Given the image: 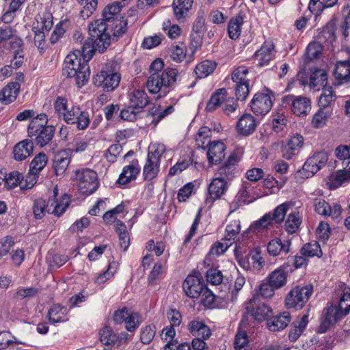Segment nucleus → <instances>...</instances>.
<instances>
[{
    "instance_id": "nucleus-26",
    "label": "nucleus",
    "mask_w": 350,
    "mask_h": 350,
    "mask_svg": "<svg viewBox=\"0 0 350 350\" xmlns=\"http://www.w3.org/2000/svg\"><path fill=\"white\" fill-rule=\"evenodd\" d=\"M217 286H218L217 297L220 299L225 301H234L236 299V293L232 289V282H228V279H226V282L223 281Z\"/></svg>"
},
{
    "instance_id": "nucleus-39",
    "label": "nucleus",
    "mask_w": 350,
    "mask_h": 350,
    "mask_svg": "<svg viewBox=\"0 0 350 350\" xmlns=\"http://www.w3.org/2000/svg\"><path fill=\"white\" fill-rule=\"evenodd\" d=\"M47 157L44 152H40L35 156L29 165V172H35L39 174L47 163Z\"/></svg>"
},
{
    "instance_id": "nucleus-57",
    "label": "nucleus",
    "mask_w": 350,
    "mask_h": 350,
    "mask_svg": "<svg viewBox=\"0 0 350 350\" xmlns=\"http://www.w3.org/2000/svg\"><path fill=\"white\" fill-rule=\"evenodd\" d=\"M250 92L249 81L237 83L235 88V94L237 100H245Z\"/></svg>"
},
{
    "instance_id": "nucleus-64",
    "label": "nucleus",
    "mask_w": 350,
    "mask_h": 350,
    "mask_svg": "<svg viewBox=\"0 0 350 350\" xmlns=\"http://www.w3.org/2000/svg\"><path fill=\"white\" fill-rule=\"evenodd\" d=\"M343 310L345 314H348L350 312V288L345 289L340 299L339 305Z\"/></svg>"
},
{
    "instance_id": "nucleus-46",
    "label": "nucleus",
    "mask_w": 350,
    "mask_h": 350,
    "mask_svg": "<svg viewBox=\"0 0 350 350\" xmlns=\"http://www.w3.org/2000/svg\"><path fill=\"white\" fill-rule=\"evenodd\" d=\"M329 116L330 114L328 111H325L323 108H320L313 116L312 120V125L315 128L323 127L326 124Z\"/></svg>"
},
{
    "instance_id": "nucleus-9",
    "label": "nucleus",
    "mask_w": 350,
    "mask_h": 350,
    "mask_svg": "<svg viewBox=\"0 0 350 350\" xmlns=\"http://www.w3.org/2000/svg\"><path fill=\"white\" fill-rule=\"evenodd\" d=\"M206 286L202 279L194 274L189 275L183 284L185 294L191 298L199 297Z\"/></svg>"
},
{
    "instance_id": "nucleus-16",
    "label": "nucleus",
    "mask_w": 350,
    "mask_h": 350,
    "mask_svg": "<svg viewBox=\"0 0 350 350\" xmlns=\"http://www.w3.org/2000/svg\"><path fill=\"white\" fill-rule=\"evenodd\" d=\"M21 85L18 82L8 83L0 92V100L5 105L13 103L20 92Z\"/></svg>"
},
{
    "instance_id": "nucleus-13",
    "label": "nucleus",
    "mask_w": 350,
    "mask_h": 350,
    "mask_svg": "<svg viewBox=\"0 0 350 350\" xmlns=\"http://www.w3.org/2000/svg\"><path fill=\"white\" fill-rule=\"evenodd\" d=\"M82 66H83V58L78 57L75 53H70L64 59L62 75L67 78H72Z\"/></svg>"
},
{
    "instance_id": "nucleus-18",
    "label": "nucleus",
    "mask_w": 350,
    "mask_h": 350,
    "mask_svg": "<svg viewBox=\"0 0 350 350\" xmlns=\"http://www.w3.org/2000/svg\"><path fill=\"white\" fill-rule=\"evenodd\" d=\"M187 327L190 334L196 338L208 339L211 335L209 327L204 321L193 320L189 323Z\"/></svg>"
},
{
    "instance_id": "nucleus-12",
    "label": "nucleus",
    "mask_w": 350,
    "mask_h": 350,
    "mask_svg": "<svg viewBox=\"0 0 350 350\" xmlns=\"http://www.w3.org/2000/svg\"><path fill=\"white\" fill-rule=\"evenodd\" d=\"M258 122L250 113H244L239 119L237 123V133L242 136H249L256 129Z\"/></svg>"
},
{
    "instance_id": "nucleus-36",
    "label": "nucleus",
    "mask_w": 350,
    "mask_h": 350,
    "mask_svg": "<svg viewBox=\"0 0 350 350\" xmlns=\"http://www.w3.org/2000/svg\"><path fill=\"white\" fill-rule=\"evenodd\" d=\"M159 165L160 163H157L147 157L146 163L143 169L144 179L151 180L156 177L159 171Z\"/></svg>"
},
{
    "instance_id": "nucleus-5",
    "label": "nucleus",
    "mask_w": 350,
    "mask_h": 350,
    "mask_svg": "<svg viewBox=\"0 0 350 350\" xmlns=\"http://www.w3.org/2000/svg\"><path fill=\"white\" fill-rule=\"evenodd\" d=\"M313 292V286L308 284L301 286H296L288 293L285 302L288 308L299 310L308 301Z\"/></svg>"
},
{
    "instance_id": "nucleus-27",
    "label": "nucleus",
    "mask_w": 350,
    "mask_h": 350,
    "mask_svg": "<svg viewBox=\"0 0 350 350\" xmlns=\"http://www.w3.org/2000/svg\"><path fill=\"white\" fill-rule=\"evenodd\" d=\"M217 67V63L214 61L204 60L199 63L194 69L196 78L203 79L213 73Z\"/></svg>"
},
{
    "instance_id": "nucleus-41",
    "label": "nucleus",
    "mask_w": 350,
    "mask_h": 350,
    "mask_svg": "<svg viewBox=\"0 0 350 350\" xmlns=\"http://www.w3.org/2000/svg\"><path fill=\"white\" fill-rule=\"evenodd\" d=\"M327 75L325 70L318 68L315 69L310 78V85L313 87L317 85L325 87L327 84Z\"/></svg>"
},
{
    "instance_id": "nucleus-10",
    "label": "nucleus",
    "mask_w": 350,
    "mask_h": 350,
    "mask_svg": "<svg viewBox=\"0 0 350 350\" xmlns=\"http://www.w3.org/2000/svg\"><path fill=\"white\" fill-rule=\"evenodd\" d=\"M207 147V158L210 163L216 165L224 159L226 146L220 140L209 141ZM202 148L206 150V146H202Z\"/></svg>"
},
{
    "instance_id": "nucleus-53",
    "label": "nucleus",
    "mask_w": 350,
    "mask_h": 350,
    "mask_svg": "<svg viewBox=\"0 0 350 350\" xmlns=\"http://www.w3.org/2000/svg\"><path fill=\"white\" fill-rule=\"evenodd\" d=\"M116 267L117 265L116 262L109 263L107 269L96 278L95 282L98 284L105 282L113 275L116 270Z\"/></svg>"
},
{
    "instance_id": "nucleus-58",
    "label": "nucleus",
    "mask_w": 350,
    "mask_h": 350,
    "mask_svg": "<svg viewBox=\"0 0 350 350\" xmlns=\"http://www.w3.org/2000/svg\"><path fill=\"white\" fill-rule=\"evenodd\" d=\"M192 163V160L189 159H183L181 161L177 162L174 166L171 167L168 176H173L176 175L178 173L182 172L183 170H186L191 164Z\"/></svg>"
},
{
    "instance_id": "nucleus-51",
    "label": "nucleus",
    "mask_w": 350,
    "mask_h": 350,
    "mask_svg": "<svg viewBox=\"0 0 350 350\" xmlns=\"http://www.w3.org/2000/svg\"><path fill=\"white\" fill-rule=\"evenodd\" d=\"M140 112V111H137L129 105L121 110L120 113V118L122 120L133 122L137 120V114Z\"/></svg>"
},
{
    "instance_id": "nucleus-30",
    "label": "nucleus",
    "mask_w": 350,
    "mask_h": 350,
    "mask_svg": "<svg viewBox=\"0 0 350 350\" xmlns=\"http://www.w3.org/2000/svg\"><path fill=\"white\" fill-rule=\"evenodd\" d=\"M227 91L225 88L218 89L212 94L208 100L206 106V110L209 112L213 111L217 107L221 105L222 101L224 100Z\"/></svg>"
},
{
    "instance_id": "nucleus-29",
    "label": "nucleus",
    "mask_w": 350,
    "mask_h": 350,
    "mask_svg": "<svg viewBox=\"0 0 350 350\" xmlns=\"http://www.w3.org/2000/svg\"><path fill=\"white\" fill-rule=\"evenodd\" d=\"M70 158L59 153L55 156L53 161V167L56 176L64 174L70 163Z\"/></svg>"
},
{
    "instance_id": "nucleus-52",
    "label": "nucleus",
    "mask_w": 350,
    "mask_h": 350,
    "mask_svg": "<svg viewBox=\"0 0 350 350\" xmlns=\"http://www.w3.org/2000/svg\"><path fill=\"white\" fill-rule=\"evenodd\" d=\"M317 233L320 241L323 242L327 241L331 233L329 224L325 221H321L317 228Z\"/></svg>"
},
{
    "instance_id": "nucleus-15",
    "label": "nucleus",
    "mask_w": 350,
    "mask_h": 350,
    "mask_svg": "<svg viewBox=\"0 0 350 350\" xmlns=\"http://www.w3.org/2000/svg\"><path fill=\"white\" fill-rule=\"evenodd\" d=\"M140 172V167L137 159H133L131 163L124 167L116 183L126 185L135 180Z\"/></svg>"
},
{
    "instance_id": "nucleus-54",
    "label": "nucleus",
    "mask_w": 350,
    "mask_h": 350,
    "mask_svg": "<svg viewBox=\"0 0 350 350\" xmlns=\"http://www.w3.org/2000/svg\"><path fill=\"white\" fill-rule=\"evenodd\" d=\"M271 48H261L260 50L256 52L255 55L256 57H260L258 63V66H263L267 64L271 59Z\"/></svg>"
},
{
    "instance_id": "nucleus-6",
    "label": "nucleus",
    "mask_w": 350,
    "mask_h": 350,
    "mask_svg": "<svg viewBox=\"0 0 350 350\" xmlns=\"http://www.w3.org/2000/svg\"><path fill=\"white\" fill-rule=\"evenodd\" d=\"M272 97H275L274 92L269 88L265 87L263 88V92L255 94L250 101L251 110L256 115L267 114L273 106Z\"/></svg>"
},
{
    "instance_id": "nucleus-22",
    "label": "nucleus",
    "mask_w": 350,
    "mask_h": 350,
    "mask_svg": "<svg viewBox=\"0 0 350 350\" xmlns=\"http://www.w3.org/2000/svg\"><path fill=\"white\" fill-rule=\"evenodd\" d=\"M70 205V201L65 202L58 201L57 198H49L45 202V208L49 214H53L57 217H60L67 209Z\"/></svg>"
},
{
    "instance_id": "nucleus-48",
    "label": "nucleus",
    "mask_w": 350,
    "mask_h": 350,
    "mask_svg": "<svg viewBox=\"0 0 350 350\" xmlns=\"http://www.w3.org/2000/svg\"><path fill=\"white\" fill-rule=\"evenodd\" d=\"M151 148L152 150L148 151V157L153 159L157 163H160L161 158L166 150L165 146L163 144H155Z\"/></svg>"
},
{
    "instance_id": "nucleus-19",
    "label": "nucleus",
    "mask_w": 350,
    "mask_h": 350,
    "mask_svg": "<svg viewBox=\"0 0 350 350\" xmlns=\"http://www.w3.org/2000/svg\"><path fill=\"white\" fill-rule=\"evenodd\" d=\"M291 317L288 312L273 317L267 321V327L271 332H277L284 329L290 323Z\"/></svg>"
},
{
    "instance_id": "nucleus-32",
    "label": "nucleus",
    "mask_w": 350,
    "mask_h": 350,
    "mask_svg": "<svg viewBox=\"0 0 350 350\" xmlns=\"http://www.w3.org/2000/svg\"><path fill=\"white\" fill-rule=\"evenodd\" d=\"M310 101L308 98L304 96H296L291 111L297 116H305L307 113V109L310 106Z\"/></svg>"
},
{
    "instance_id": "nucleus-42",
    "label": "nucleus",
    "mask_w": 350,
    "mask_h": 350,
    "mask_svg": "<svg viewBox=\"0 0 350 350\" xmlns=\"http://www.w3.org/2000/svg\"><path fill=\"white\" fill-rule=\"evenodd\" d=\"M322 51L323 46L320 42H312L306 48V56L309 61H312L319 57Z\"/></svg>"
},
{
    "instance_id": "nucleus-59",
    "label": "nucleus",
    "mask_w": 350,
    "mask_h": 350,
    "mask_svg": "<svg viewBox=\"0 0 350 350\" xmlns=\"http://www.w3.org/2000/svg\"><path fill=\"white\" fill-rule=\"evenodd\" d=\"M299 225V219L295 213L290 214L285 222L286 229L291 234L294 233Z\"/></svg>"
},
{
    "instance_id": "nucleus-2",
    "label": "nucleus",
    "mask_w": 350,
    "mask_h": 350,
    "mask_svg": "<svg viewBox=\"0 0 350 350\" xmlns=\"http://www.w3.org/2000/svg\"><path fill=\"white\" fill-rule=\"evenodd\" d=\"M177 72L174 69H166L161 75L152 74L148 79L146 86L152 94H157V100L165 97L176 81Z\"/></svg>"
},
{
    "instance_id": "nucleus-4",
    "label": "nucleus",
    "mask_w": 350,
    "mask_h": 350,
    "mask_svg": "<svg viewBox=\"0 0 350 350\" xmlns=\"http://www.w3.org/2000/svg\"><path fill=\"white\" fill-rule=\"evenodd\" d=\"M73 178L79 181V191L83 195L90 196L99 187L97 174L90 169L76 170Z\"/></svg>"
},
{
    "instance_id": "nucleus-35",
    "label": "nucleus",
    "mask_w": 350,
    "mask_h": 350,
    "mask_svg": "<svg viewBox=\"0 0 350 350\" xmlns=\"http://www.w3.org/2000/svg\"><path fill=\"white\" fill-rule=\"evenodd\" d=\"M109 67L106 65L107 75L103 84V90L105 92L113 90L118 85L120 81V75L109 70Z\"/></svg>"
},
{
    "instance_id": "nucleus-45",
    "label": "nucleus",
    "mask_w": 350,
    "mask_h": 350,
    "mask_svg": "<svg viewBox=\"0 0 350 350\" xmlns=\"http://www.w3.org/2000/svg\"><path fill=\"white\" fill-rule=\"evenodd\" d=\"M284 183V181L280 183L277 180H275V178L272 176L267 177L263 181L264 187L265 189H268V191H265L264 192L265 194L269 195L276 193L282 187Z\"/></svg>"
},
{
    "instance_id": "nucleus-21",
    "label": "nucleus",
    "mask_w": 350,
    "mask_h": 350,
    "mask_svg": "<svg viewBox=\"0 0 350 350\" xmlns=\"http://www.w3.org/2000/svg\"><path fill=\"white\" fill-rule=\"evenodd\" d=\"M149 103V98L144 90H135L130 94V105L137 111L142 112Z\"/></svg>"
},
{
    "instance_id": "nucleus-20",
    "label": "nucleus",
    "mask_w": 350,
    "mask_h": 350,
    "mask_svg": "<svg viewBox=\"0 0 350 350\" xmlns=\"http://www.w3.org/2000/svg\"><path fill=\"white\" fill-rule=\"evenodd\" d=\"M55 131V128L53 126L46 125L42 129L39 130L38 133H35L33 139L36 144L40 148H43L47 145L53 139Z\"/></svg>"
},
{
    "instance_id": "nucleus-25",
    "label": "nucleus",
    "mask_w": 350,
    "mask_h": 350,
    "mask_svg": "<svg viewBox=\"0 0 350 350\" xmlns=\"http://www.w3.org/2000/svg\"><path fill=\"white\" fill-rule=\"evenodd\" d=\"M228 185L224 178H217L213 180L208 187L209 197H221L227 190Z\"/></svg>"
},
{
    "instance_id": "nucleus-55",
    "label": "nucleus",
    "mask_w": 350,
    "mask_h": 350,
    "mask_svg": "<svg viewBox=\"0 0 350 350\" xmlns=\"http://www.w3.org/2000/svg\"><path fill=\"white\" fill-rule=\"evenodd\" d=\"M338 70L341 68H345L344 74L338 73L336 76L338 80L345 81V82L350 81V60L340 61L337 63Z\"/></svg>"
},
{
    "instance_id": "nucleus-38",
    "label": "nucleus",
    "mask_w": 350,
    "mask_h": 350,
    "mask_svg": "<svg viewBox=\"0 0 350 350\" xmlns=\"http://www.w3.org/2000/svg\"><path fill=\"white\" fill-rule=\"evenodd\" d=\"M300 254L306 257H321L322 251L319 244L314 241V243H308L305 244L300 250Z\"/></svg>"
},
{
    "instance_id": "nucleus-50",
    "label": "nucleus",
    "mask_w": 350,
    "mask_h": 350,
    "mask_svg": "<svg viewBox=\"0 0 350 350\" xmlns=\"http://www.w3.org/2000/svg\"><path fill=\"white\" fill-rule=\"evenodd\" d=\"M45 200L44 198H36L33 206V213L37 219H42L46 213Z\"/></svg>"
},
{
    "instance_id": "nucleus-14",
    "label": "nucleus",
    "mask_w": 350,
    "mask_h": 350,
    "mask_svg": "<svg viewBox=\"0 0 350 350\" xmlns=\"http://www.w3.org/2000/svg\"><path fill=\"white\" fill-rule=\"evenodd\" d=\"M254 302L255 303V300H254ZM245 310L247 314H250L258 321H268L269 317L272 314V309L264 303L258 304L254 308L252 299H250L247 304Z\"/></svg>"
},
{
    "instance_id": "nucleus-31",
    "label": "nucleus",
    "mask_w": 350,
    "mask_h": 350,
    "mask_svg": "<svg viewBox=\"0 0 350 350\" xmlns=\"http://www.w3.org/2000/svg\"><path fill=\"white\" fill-rule=\"evenodd\" d=\"M67 314V309L59 304L53 305L47 312V317L51 323L63 322L64 320L59 314L65 315Z\"/></svg>"
},
{
    "instance_id": "nucleus-23",
    "label": "nucleus",
    "mask_w": 350,
    "mask_h": 350,
    "mask_svg": "<svg viewBox=\"0 0 350 350\" xmlns=\"http://www.w3.org/2000/svg\"><path fill=\"white\" fill-rule=\"evenodd\" d=\"M243 23V15L241 12L230 20L228 24V33L230 39L236 40L240 36Z\"/></svg>"
},
{
    "instance_id": "nucleus-40",
    "label": "nucleus",
    "mask_w": 350,
    "mask_h": 350,
    "mask_svg": "<svg viewBox=\"0 0 350 350\" xmlns=\"http://www.w3.org/2000/svg\"><path fill=\"white\" fill-rule=\"evenodd\" d=\"M324 93L322 94L319 100V105L320 108L325 109L336 98L335 92L331 86L324 88Z\"/></svg>"
},
{
    "instance_id": "nucleus-63",
    "label": "nucleus",
    "mask_w": 350,
    "mask_h": 350,
    "mask_svg": "<svg viewBox=\"0 0 350 350\" xmlns=\"http://www.w3.org/2000/svg\"><path fill=\"white\" fill-rule=\"evenodd\" d=\"M247 343L248 336L247 333L245 331L238 332L234 338V349L236 350L243 349L247 345Z\"/></svg>"
},
{
    "instance_id": "nucleus-60",
    "label": "nucleus",
    "mask_w": 350,
    "mask_h": 350,
    "mask_svg": "<svg viewBox=\"0 0 350 350\" xmlns=\"http://www.w3.org/2000/svg\"><path fill=\"white\" fill-rule=\"evenodd\" d=\"M275 289L277 288L273 287L271 282L267 281V279L262 280L259 286V292L260 295L266 299L269 298L274 295Z\"/></svg>"
},
{
    "instance_id": "nucleus-44",
    "label": "nucleus",
    "mask_w": 350,
    "mask_h": 350,
    "mask_svg": "<svg viewBox=\"0 0 350 350\" xmlns=\"http://www.w3.org/2000/svg\"><path fill=\"white\" fill-rule=\"evenodd\" d=\"M21 179H23L22 174L17 171H12L8 174V176H5L3 181H5V185L8 189H12L17 185L20 186Z\"/></svg>"
},
{
    "instance_id": "nucleus-7",
    "label": "nucleus",
    "mask_w": 350,
    "mask_h": 350,
    "mask_svg": "<svg viewBox=\"0 0 350 350\" xmlns=\"http://www.w3.org/2000/svg\"><path fill=\"white\" fill-rule=\"evenodd\" d=\"M287 210L288 205L286 203L278 206L273 213H266L259 220L253 223L250 229L256 232V230L268 228L269 226L272 224L273 221L278 224L281 223L284 219Z\"/></svg>"
},
{
    "instance_id": "nucleus-11",
    "label": "nucleus",
    "mask_w": 350,
    "mask_h": 350,
    "mask_svg": "<svg viewBox=\"0 0 350 350\" xmlns=\"http://www.w3.org/2000/svg\"><path fill=\"white\" fill-rule=\"evenodd\" d=\"M288 271H292V269L290 268L288 262L284 263L271 271L265 279L269 282H271L273 287L279 289L286 284Z\"/></svg>"
},
{
    "instance_id": "nucleus-34",
    "label": "nucleus",
    "mask_w": 350,
    "mask_h": 350,
    "mask_svg": "<svg viewBox=\"0 0 350 350\" xmlns=\"http://www.w3.org/2000/svg\"><path fill=\"white\" fill-rule=\"evenodd\" d=\"M320 170V166L317 164L314 159L309 157L304 164L302 169L299 170L297 173L302 178H308Z\"/></svg>"
},
{
    "instance_id": "nucleus-17",
    "label": "nucleus",
    "mask_w": 350,
    "mask_h": 350,
    "mask_svg": "<svg viewBox=\"0 0 350 350\" xmlns=\"http://www.w3.org/2000/svg\"><path fill=\"white\" fill-rule=\"evenodd\" d=\"M33 143L31 139L23 140L14 147V158L18 161H23L33 152Z\"/></svg>"
},
{
    "instance_id": "nucleus-61",
    "label": "nucleus",
    "mask_w": 350,
    "mask_h": 350,
    "mask_svg": "<svg viewBox=\"0 0 350 350\" xmlns=\"http://www.w3.org/2000/svg\"><path fill=\"white\" fill-rule=\"evenodd\" d=\"M206 277L207 281L212 284L217 285L223 282V275L219 270L210 269L206 271Z\"/></svg>"
},
{
    "instance_id": "nucleus-43",
    "label": "nucleus",
    "mask_w": 350,
    "mask_h": 350,
    "mask_svg": "<svg viewBox=\"0 0 350 350\" xmlns=\"http://www.w3.org/2000/svg\"><path fill=\"white\" fill-rule=\"evenodd\" d=\"M38 178V173L35 172H29L27 174L25 178L23 176L21 179L20 189L27 190L32 188L37 183Z\"/></svg>"
},
{
    "instance_id": "nucleus-3",
    "label": "nucleus",
    "mask_w": 350,
    "mask_h": 350,
    "mask_svg": "<svg viewBox=\"0 0 350 350\" xmlns=\"http://www.w3.org/2000/svg\"><path fill=\"white\" fill-rule=\"evenodd\" d=\"M97 43L92 40L87 39L82 46L81 56L83 57V66L81 67L77 73L73 75L75 83L78 88L83 87L88 81L90 76L88 62L92 58L95 51H98Z\"/></svg>"
},
{
    "instance_id": "nucleus-24",
    "label": "nucleus",
    "mask_w": 350,
    "mask_h": 350,
    "mask_svg": "<svg viewBox=\"0 0 350 350\" xmlns=\"http://www.w3.org/2000/svg\"><path fill=\"white\" fill-rule=\"evenodd\" d=\"M291 241H286L282 243L281 240L278 238L273 239L269 241L267 245V252L270 255L273 256H278L281 252L287 254L290 251Z\"/></svg>"
},
{
    "instance_id": "nucleus-33",
    "label": "nucleus",
    "mask_w": 350,
    "mask_h": 350,
    "mask_svg": "<svg viewBox=\"0 0 350 350\" xmlns=\"http://www.w3.org/2000/svg\"><path fill=\"white\" fill-rule=\"evenodd\" d=\"M100 340L105 346L114 345L119 340V337L113 332L111 327L105 326L99 332Z\"/></svg>"
},
{
    "instance_id": "nucleus-8",
    "label": "nucleus",
    "mask_w": 350,
    "mask_h": 350,
    "mask_svg": "<svg viewBox=\"0 0 350 350\" xmlns=\"http://www.w3.org/2000/svg\"><path fill=\"white\" fill-rule=\"evenodd\" d=\"M346 315L339 306L331 305L329 307L324 308L317 332L319 334L325 333L332 326Z\"/></svg>"
},
{
    "instance_id": "nucleus-47",
    "label": "nucleus",
    "mask_w": 350,
    "mask_h": 350,
    "mask_svg": "<svg viewBox=\"0 0 350 350\" xmlns=\"http://www.w3.org/2000/svg\"><path fill=\"white\" fill-rule=\"evenodd\" d=\"M156 333V326L149 325L141 331L140 340L145 345L149 344L154 338Z\"/></svg>"
},
{
    "instance_id": "nucleus-56",
    "label": "nucleus",
    "mask_w": 350,
    "mask_h": 350,
    "mask_svg": "<svg viewBox=\"0 0 350 350\" xmlns=\"http://www.w3.org/2000/svg\"><path fill=\"white\" fill-rule=\"evenodd\" d=\"M125 327L129 332L135 331L139 325V314L137 312L128 313V316L125 320Z\"/></svg>"
},
{
    "instance_id": "nucleus-49",
    "label": "nucleus",
    "mask_w": 350,
    "mask_h": 350,
    "mask_svg": "<svg viewBox=\"0 0 350 350\" xmlns=\"http://www.w3.org/2000/svg\"><path fill=\"white\" fill-rule=\"evenodd\" d=\"M248 74V68L245 66H240L237 67L232 73V80L237 83H245L249 81L246 79V75Z\"/></svg>"
},
{
    "instance_id": "nucleus-37",
    "label": "nucleus",
    "mask_w": 350,
    "mask_h": 350,
    "mask_svg": "<svg viewBox=\"0 0 350 350\" xmlns=\"http://www.w3.org/2000/svg\"><path fill=\"white\" fill-rule=\"evenodd\" d=\"M237 162V155L236 153L232 152L228 157L226 161L219 168L218 172L220 175H224L227 178H229L232 175L234 170V166Z\"/></svg>"
},
{
    "instance_id": "nucleus-28",
    "label": "nucleus",
    "mask_w": 350,
    "mask_h": 350,
    "mask_svg": "<svg viewBox=\"0 0 350 350\" xmlns=\"http://www.w3.org/2000/svg\"><path fill=\"white\" fill-rule=\"evenodd\" d=\"M193 3V0H174L172 7L175 17L178 20L184 18L191 8Z\"/></svg>"
},
{
    "instance_id": "nucleus-1",
    "label": "nucleus",
    "mask_w": 350,
    "mask_h": 350,
    "mask_svg": "<svg viewBox=\"0 0 350 350\" xmlns=\"http://www.w3.org/2000/svg\"><path fill=\"white\" fill-rule=\"evenodd\" d=\"M122 8L121 3L118 1L107 5L103 11V18L88 25L90 38L88 39L97 43L100 53L106 51L111 40L117 41L127 30V19L124 16H116Z\"/></svg>"
},
{
    "instance_id": "nucleus-62",
    "label": "nucleus",
    "mask_w": 350,
    "mask_h": 350,
    "mask_svg": "<svg viewBox=\"0 0 350 350\" xmlns=\"http://www.w3.org/2000/svg\"><path fill=\"white\" fill-rule=\"evenodd\" d=\"M335 183H332L330 185V189H335L344 182L350 180V171L349 170H338L336 172L335 177Z\"/></svg>"
}]
</instances>
